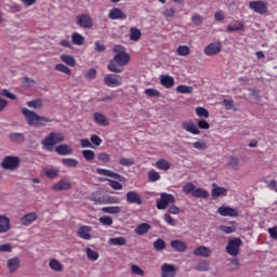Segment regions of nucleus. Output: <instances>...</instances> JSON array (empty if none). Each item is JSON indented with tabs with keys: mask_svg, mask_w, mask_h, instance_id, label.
Wrapping results in <instances>:
<instances>
[{
	"mask_svg": "<svg viewBox=\"0 0 277 277\" xmlns=\"http://www.w3.org/2000/svg\"><path fill=\"white\" fill-rule=\"evenodd\" d=\"M113 51L116 55L109 61L107 68L110 72H122L124 70L122 66H127L131 62V56L122 45H115Z\"/></svg>",
	"mask_w": 277,
	"mask_h": 277,
	"instance_id": "1",
	"label": "nucleus"
},
{
	"mask_svg": "<svg viewBox=\"0 0 277 277\" xmlns=\"http://www.w3.org/2000/svg\"><path fill=\"white\" fill-rule=\"evenodd\" d=\"M22 114L26 118L29 127H44L47 124V122H53L52 119L42 117L27 108H22Z\"/></svg>",
	"mask_w": 277,
	"mask_h": 277,
	"instance_id": "2",
	"label": "nucleus"
},
{
	"mask_svg": "<svg viewBox=\"0 0 277 277\" xmlns=\"http://www.w3.org/2000/svg\"><path fill=\"white\" fill-rule=\"evenodd\" d=\"M60 142H64V134L62 132H52L41 141V144L47 150H53L51 147L60 144Z\"/></svg>",
	"mask_w": 277,
	"mask_h": 277,
	"instance_id": "3",
	"label": "nucleus"
},
{
	"mask_svg": "<svg viewBox=\"0 0 277 277\" xmlns=\"http://www.w3.org/2000/svg\"><path fill=\"white\" fill-rule=\"evenodd\" d=\"M243 246L241 238H233L228 241L226 246V252L229 256H239V248Z\"/></svg>",
	"mask_w": 277,
	"mask_h": 277,
	"instance_id": "4",
	"label": "nucleus"
},
{
	"mask_svg": "<svg viewBox=\"0 0 277 277\" xmlns=\"http://www.w3.org/2000/svg\"><path fill=\"white\" fill-rule=\"evenodd\" d=\"M173 202H176V199L173 197V195L161 193L160 199H157L156 201L157 209L166 210L170 205H173Z\"/></svg>",
	"mask_w": 277,
	"mask_h": 277,
	"instance_id": "5",
	"label": "nucleus"
},
{
	"mask_svg": "<svg viewBox=\"0 0 277 277\" xmlns=\"http://www.w3.org/2000/svg\"><path fill=\"white\" fill-rule=\"evenodd\" d=\"M249 8L255 12V14H267L269 4L263 0H253L249 2Z\"/></svg>",
	"mask_w": 277,
	"mask_h": 277,
	"instance_id": "6",
	"label": "nucleus"
},
{
	"mask_svg": "<svg viewBox=\"0 0 277 277\" xmlns=\"http://www.w3.org/2000/svg\"><path fill=\"white\" fill-rule=\"evenodd\" d=\"M77 21V25L79 27H82L83 29H92V27L94 26V22L92 19V16H90V14H80L76 17Z\"/></svg>",
	"mask_w": 277,
	"mask_h": 277,
	"instance_id": "7",
	"label": "nucleus"
},
{
	"mask_svg": "<svg viewBox=\"0 0 277 277\" xmlns=\"http://www.w3.org/2000/svg\"><path fill=\"white\" fill-rule=\"evenodd\" d=\"M104 83L108 88H118L122 85V77L114 74H108L104 77Z\"/></svg>",
	"mask_w": 277,
	"mask_h": 277,
	"instance_id": "8",
	"label": "nucleus"
},
{
	"mask_svg": "<svg viewBox=\"0 0 277 277\" xmlns=\"http://www.w3.org/2000/svg\"><path fill=\"white\" fill-rule=\"evenodd\" d=\"M21 163V159L14 156H6L2 161L4 170H16Z\"/></svg>",
	"mask_w": 277,
	"mask_h": 277,
	"instance_id": "9",
	"label": "nucleus"
},
{
	"mask_svg": "<svg viewBox=\"0 0 277 277\" xmlns=\"http://www.w3.org/2000/svg\"><path fill=\"white\" fill-rule=\"evenodd\" d=\"M217 213L223 217H237L239 212L235 208L222 206L217 209Z\"/></svg>",
	"mask_w": 277,
	"mask_h": 277,
	"instance_id": "10",
	"label": "nucleus"
},
{
	"mask_svg": "<svg viewBox=\"0 0 277 277\" xmlns=\"http://www.w3.org/2000/svg\"><path fill=\"white\" fill-rule=\"evenodd\" d=\"M161 277H176V266L164 263L161 265Z\"/></svg>",
	"mask_w": 277,
	"mask_h": 277,
	"instance_id": "11",
	"label": "nucleus"
},
{
	"mask_svg": "<svg viewBox=\"0 0 277 277\" xmlns=\"http://www.w3.org/2000/svg\"><path fill=\"white\" fill-rule=\"evenodd\" d=\"M71 187L72 184L68 179H62L52 186V189H54V192H67V189H71Z\"/></svg>",
	"mask_w": 277,
	"mask_h": 277,
	"instance_id": "12",
	"label": "nucleus"
},
{
	"mask_svg": "<svg viewBox=\"0 0 277 277\" xmlns=\"http://www.w3.org/2000/svg\"><path fill=\"white\" fill-rule=\"evenodd\" d=\"M126 198L129 205H142L143 202L142 197L135 190L127 193Z\"/></svg>",
	"mask_w": 277,
	"mask_h": 277,
	"instance_id": "13",
	"label": "nucleus"
},
{
	"mask_svg": "<svg viewBox=\"0 0 277 277\" xmlns=\"http://www.w3.org/2000/svg\"><path fill=\"white\" fill-rule=\"evenodd\" d=\"M108 18H110V21H124V18H127V14L118 8H114L109 11Z\"/></svg>",
	"mask_w": 277,
	"mask_h": 277,
	"instance_id": "14",
	"label": "nucleus"
},
{
	"mask_svg": "<svg viewBox=\"0 0 277 277\" xmlns=\"http://www.w3.org/2000/svg\"><path fill=\"white\" fill-rule=\"evenodd\" d=\"M92 227L82 225L78 232L77 235L80 237V239H84L85 241H90L92 239Z\"/></svg>",
	"mask_w": 277,
	"mask_h": 277,
	"instance_id": "15",
	"label": "nucleus"
},
{
	"mask_svg": "<svg viewBox=\"0 0 277 277\" xmlns=\"http://www.w3.org/2000/svg\"><path fill=\"white\" fill-rule=\"evenodd\" d=\"M211 252H212L211 248L201 246V247L196 248L193 251V254L195 256H201L202 259H209L211 256Z\"/></svg>",
	"mask_w": 277,
	"mask_h": 277,
	"instance_id": "16",
	"label": "nucleus"
},
{
	"mask_svg": "<svg viewBox=\"0 0 277 277\" xmlns=\"http://www.w3.org/2000/svg\"><path fill=\"white\" fill-rule=\"evenodd\" d=\"M96 174H101L102 176H109L110 179H115L116 181H124V177L122 175L106 169H96Z\"/></svg>",
	"mask_w": 277,
	"mask_h": 277,
	"instance_id": "17",
	"label": "nucleus"
},
{
	"mask_svg": "<svg viewBox=\"0 0 277 277\" xmlns=\"http://www.w3.org/2000/svg\"><path fill=\"white\" fill-rule=\"evenodd\" d=\"M37 220H38V214H36V212H30L21 219V224L23 226H29L34 224V222H36Z\"/></svg>",
	"mask_w": 277,
	"mask_h": 277,
	"instance_id": "18",
	"label": "nucleus"
},
{
	"mask_svg": "<svg viewBox=\"0 0 277 277\" xmlns=\"http://www.w3.org/2000/svg\"><path fill=\"white\" fill-rule=\"evenodd\" d=\"M222 51V45L220 43H210L205 48L206 55H217Z\"/></svg>",
	"mask_w": 277,
	"mask_h": 277,
	"instance_id": "19",
	"label": "nucleus"
},
{
	"mask_svg": "<svg viewBox=\"0 0 277 277\" xmlns=\"http://www.w3.org/2000/svg\"><path fill=\"white\" fill-rule=\"evenodd\" d=\"M21 267V260L18 258H13L8 260V269L10 274H14Z\"/></svg>",
	"mask_w": 277,
	"mask_h": 277,
	"instance_id": "20",
	"label": "nucleus"
},
{
	"mask_svg": "<svg viewBox=\"0 0 277 277\" xmlns=\"http://www.w3.org/2000/svg\"><path fill=\"white\" fill-rule=\"evenodd\" d=\"M171 248L176 252H185L187 250V243L182 240H173L171 241Z\"/></svg>",
	"mask_w": 277,
	"mask_h": 277,
	"instance_id": "21",
	"label": "nucleus"
},
{
	"mask_svg": "<svg viewBox=\"0 0 277 277\" xmlns=\"http://www.w3.org/2000/svg\"><path fill=\"white\" fill-rule=\"evenodd\" d=\"M55 153L61 156L72 155V149L70 145L63 144L55 147Z\"/></svg>",
	"mask_w": 277,
	"mask_h": 277,
	"instance_id": "22",
	"label": "nucleus"
},
{
	"mask_svg": "<svg viewBox=\"0 0 277 277\" xmlns=\"http://www.w3.org/2000/svg\"><path fill=\"white\" fill-rule=\"evenodd\" d=\"M153 228V226H150V224L148 223H141L136 226V228L134 229V233H136V235H146V233H148V230H150Z\"/></svg>",
	"mask_w": 277,
	"mask_h": 277,
	"instance_id": "23",
	"label": "nucleus"
},
{
	"mask_svg": "<svg viewBox=\"0 0 277 277\" xmlns=\"http://www.w3.org/2000/svg\"><path fill=\"white\" fill-rule=\"evenodd\" d=\"M182 128L184 129V131H187L188 133H192L193 135H200V130H198V128L190 122H184L182 124Z\"/></svg>",
	"mask_w": 277,
	"mask_h": 277,
	"instance_id": "24",
	"label": "nucleus"
},
{
	"mask_svg": "<svg viewBox=\"0 0 277 277\" xmlns=\"http://www.w3.org/2000/svg\"><path fill=\"white\" fill-rule=\"evenodd\" d=\"M160 83L167 89L174 88V78L172 76H161Z\"/></svg>",
	"mask_w": 277,
	"mask_h": 277,
	"instance_id": "25",
	"label": "nucleus"
},
{
	"mask_svg": "<svg viewBox=\"0 0 277 277\" xmlns=\"http://www.w3.org/2000/svg\"><path fill=\"white\" fill-rule=\"evenodd\" d=\"M9 138L13 144H23L25 142V134L13 132L9 134Z\"/></svg>",
	"mask_w": 277,
	"mask_h": 277,
	"instance_id": "26",
	"label": "nucleus"
},
{
	"mask_svg": "<svg viewBox=\"0 0 277 277\" xmlns=\"http://www.w3.org/2000/svg\"><path fill=\"white\" fill-rule=\"evenodd\" d=\"M61 162L65 168H77L79 166V160L75 158H63Z\"/></svg>",
	"mask_w": 277,
	"mask_h": 277,
	"instance_id": "27",
	"label": "nucleus"
},
{
	"mask_svg": "<svg viewBox=\"0 0 277 277\" xmlns=\"http://www.w3.org/2000/svg\"><path fill=\"white\" fill-rule=\"evenodd\" d=\"M93 118L95 122H97V124H101L102 127H107L109 124V121H107V117H105L101 113H95Z\"/></svg>",
	"mask_w": 277,
	"mask_h": 277,
	"instance_id": "28",
	"label": "nucleus"
},
{
	"mask_svg": "<svg viewBox=\"0 0 277 277\" xmlns=\"http://www.w3.org/2000/svg\"><path fill=\"white\" fill-rule=\"evenodd\" d=\"M71 42L74 44H77V47H81V44H84L85 38L83 36H81V34H79V32H74L71 35Z\"/></svg>",
	"mask_w": 277,
	"mask_h": 277,
	"instance_id": "29",
	"label": "nucleus"
},
{
	"mask_svg": "<svg viewBox=\"0 0 277 277\" xmlns=\"http://www.w3.org/2000/svg\"><path fill=\"white\" fill-rule=\"evenodd\" d=\"M192 196L194 198L207 199V198H209V192H207V189H202V188H195V190L192 193Z\"/></svg>",
	"mask_w": 277,
	"mask_h": 277,
	"instance_id": "30",
	"label": "nucleus"
},
{
	"mask_svg": "<svg viewBox=\"0 0 277 277\" xmlns=\"http://www.w3.org/2000/svg\"><path fill=\"white\" fill-rule=\"evenodd\" d=\"M209 262H207L206 260H201L195 265L196 272H209Z\"/></svg>",
	"mask_w": 277,
	"mask_h": 277,
	"instance_id": "31",
	"label": "nucleus"
},
{
	"mask_svg": "<svg viewBox=\"0 0 277 277\" xmlns=\"http://www.w3.org/2000/svg\"><path fill=\"white\" fill-rule=\"evenodd\" d=\"M228 190L224 187L216 186L212 189V198H220V196H226Z\"/></svg>",
	"mask_w": 277,
	"mask_h": 277,
	"instance_id": "32",
	"label": "nucleus"
},
{
	"mask_svg": "<svg viewBox=\"0 0 277 277\" xmlns=\"http://www.w3.org/2000/svg\"><path fill=\"white\" fill-rule=\"evenodd\" d=\"M109 246H127V238L115 237L108 240Z\"/></svg>",
	"mask_w": 277,
	"mask_h": 277,
	"instance_id": "33",
	"label": "nucleus"
},
{
	"mask_svg": "<svg viewBox=\"0 0 277 277\" xmlns=\"http://www.w3.org/2000/svg\"><path fill=\"white\" fill-rule=\"evenodd\" d=\"M144 94L147 96V98H160L161 92H159L156 89H145Z\"/></svg>",
	"mask_w": 277,
	"mask_h": 277,
	"instance_id": "34",
	"label": "nucleus"
},
{
	"mask_svg": "<svg viewBox=\"0 0 277 277\" xmlns=\"http://www.w3.org/2000/svg\"><path fill=\"white\" fill-rule=\"evenodd\" d=\"M12 228V225L10 224V219L8 216L2 215L1 216V233H8Z\"/></svg>",
	"mask_w": 277,
	"mask_h": 277,
	"instance_id": "35",
	"label": "nucleus"
},
{
	"mask_svg": "<svg viewBox=\"0 0 277 277\" xmlns=\"http://www.w3.org/2000/svg\"><path fill=\"white\" fill-rule=\"evenodd\" d=\"M142 38V31L135 27H132L130 29V40H133L134 42H137Z\"/></svg>",
	"mask_w": 277,
	"mask_h": 277,
	"instance_id": "36",
	"label": "nucleus"
},
{
	"mask_svg": "<svg viewBox=\"0 0 277 277\" xmlns=\"http://www.w3.org/2000/svg\"><path fill=\"white\" fill-rule=\"evenodd\" d=\"M102 211L104 213H110L111 215H116V214L120 213V211H122V208H120L118 206L105 207L102 209Z\"/></svg>",
	"mask_w": 277,
	"mask_h": 277,
	"instance_id": "37",
	"label": "nucleus"
},
{
	"mask_svg": "<svg viewBox=\"0 0 277 277\" xmlns=\"http://www.w3.org/2000/svg\"><path fill=\"white\" fill-rule=\"evenodd\" d=\"M230 272H237L241 267V263L239 262V259H230L228 264Z\"/></svg>",
	"mask_w": 277,
	"mask_h": 277,
	"instance_id": "38",
	"label": "nucleus"
},
{
	"mask_svg": "<svg viewBox=\"0 0 277 277\" xmlns=\"http://www.w3.org/2000/svg\"><path fill=\"white\" fill-rule=\"evenodd\" d=\"M170 162L166 159H159L156 162V167L158 168V170H170Z\"/></svg>",
	"mask_w": 277,
	"mask_h": 277,
	"instance_id": "39",
	"label": "nucleus"
},
{
	"mask_svg": "<svg viewBox=\"0 0 277 277\" xmlns=\"http://www.w3.org/2000/svg\"><path fill=\"white\" fill-rule=\"evenodd\" d=\"M154 248L157 250V252H161V250H166V240L158 238L156 241H154Z\"/></svg>",
	"mask_w": 277,
	"mask_h": 277,
	"instance_id": "40",
	"label": "nucleus"
},
{
	"mask_svg": "<svg viewBox=\"0 0 277 277\" xmlns=\"http://www.w3.org/2000/svg\"><path fill=\"white\" fill-rule=\"evenodd\" d=\"M243 29V25L240 22H236L235 24H229L227 26V31L233 32V31H241Z\"/></svg>",
	"mask_w": 277,
	"mask_h": 277,
	"instance_id": "41",
	"label": "nucleus"
},
{
	"mask_svg": "<svg viewBox=\"0 0 277 277\" xmlns=\"http://www.w3.org/2000/svg\"><path fill=\"white\" fill-rule=\"evenodd\" d=\"M120 166H126V168H131V166H135V159L133 158H121L119 160Z\"/></svg>",
	"mask_w": 277,
	"mask_h": 277,
	"instance_id": "42",
	"label": "nucleus"
},
{
	"mask_svg": "<svg viewBox=\"0 0 277 277\" xmlns=\"http://www.w3.org/2000/svg\"><path fill=\"white\" fill-rule=\"evenodd\" d=\"M176 91L180 92V94H192L194 88L181 84L176 88Z\"/></svg>",
	"mask_w": 277,
	"mask_h": 277,
	"instance_id": "43",
	"label": "nucleus"
},
{
	"mask_svg": "<svg viewBox=\"0 0 277 277\" xmlns=\"http://www.w3.org/2000/svg\"><path fill=\"white\" fill-rule=\"evenodd\" d=\"M87 256L89 261H98V252L87 248Z\"/></svg>",
	"mask_w": 277,
	"mask_h": 277,
	"instance_id": "44",
	"label": "nucleus"
},
{
	"mask_svg": "<svg viewBox=\"0 0 277 277\" xmlns=\"http://www.w3.org/2000/svg\"><path fill=\"white\" fill-rule=\"evenodd\" d=\"M62 62H64V64H67V66H75V57H72V55H62L61 56Z\"/></svg>",
	"mask_w": 277,
	"mask_h": 277,
	"instance_id": "45",
	"label": "nucleus"
},
{
	"mask_svg": "<svg viewBox=\"0 0 277 277\" xmlns=\"http://www.w3.org/2000/svg\"><path fill=\"white\" fill-rule=\"evenodd\" d=\"M28 107H34V109H42V100H34L30 102H27Z\"/></svg>",
	"mask_w": 277,
	"mask_h": 277,
	"instance_id": "46",
	"label": "nucleus"
},
{
	"mask_svg": "<svg viewBox=\"0 0 277 277\" xmlns=\"http://www.w3.org/2000/svg\"><path fill=\"white\" fill-rule=\"evenodd\" d=\"M82 157H84V159L87 161H93V159H94V157H96V155L94 154L93 150L84 149V150H82Z\"/></svg>",
	"mask_w": 277,
	"mask_h": 277,
	"instance_id": "47",
	"label": "nucleus"
},
{
	"mask_svg": "<svg viewBox=\"0 0 277 277\" xmlns=\"http://www.w3.org/2000/svg\"><path fill=\"white\" fill-rule=\"evenodd\" d=\"M50 267L54 272H62V269H63L62 263H60V261H57V260H51L50 261Z\"/></svg>",
	"mask_w": 277,
	"mask_h": 277,
	"instance_id": "48",
	"label": "nucleus"
},
{
	"mask_svg": "<svg viewBox=\"0 0 277 277\" xmlns=\"http://www.w3.org/2000/svg\"><path fill=\"white\" fill-rule=\"evenodd\" d=\"M188 54H189V47H187V45H180L177 48V55H181V56L185 57Z\"/></svg>",
	"mask_w": 277,
	"mask_h": 277,
	"instance_id": "49",
	"label": "nucleus"
},
{
	"mask_svg": "<svg viewBox=\"0 0 277 277\" xmlns=\"http://www.w3.org/2000/svg\"><path fill=\"white\" fill-rule=\"evenodd\" d=\"M196 114L199 116V118H209V110L203 107H197Z\"/></svg>",
	"mask_w": 277,
	"mask_h": 277,
	"instance_id": "50",
	"label": "nucleus"
},
{
	"mask_svg": "<svg viewBox=\"0 0 277 277\" xmlns=\"http://www.w3.org/2000/svg\"><path fill=\"white\" fill-rule=\"evenodd\" d=\"M131 272L134 274V276H144V269H142V267L138 265L133 264L131 266Z\"/></svg>",
	"mask_w": 277,
	"mask_h": 277,
	"instance_id": "51",
	"label": "nucleus"
},
{
	"mask_svg": "<svg viewBox=\"0 0 277 277\" xmlns=\"http://www.w3.org/2000/svg\"><path fill=\"white\" fill-rule=\"evenodd\" d=\"M55 70H58L60 72H64V75H70V68L64 64H57L55 66Z\"/></svg>",
	"mask_w": 277,
	"mask_h": 277,
	"instance_id": "52",
	"label": "nucleus"
},
{
	"mask_svg": "<svg viewBox=\"0 0 277 277\" xmlns=\"http://www.w3.org/2000/svg\"><path fill=\"white\" fill-rule=\"evenodd\" d=\"M228 166H230V168H233V170H239V158L230 157Z\"/></svg>",
	"mask_w": 277,
	"mask_h": 277,
	"instance_id": "53",
	"label": "nucleus"
},
{
	"mask_svg": "<svg viewBox=\"0 0 277 277\" xmlns=\"http://www.w3.org/2000/svg\"><path fill=\"white\" fill-rule=\"evenodd\" d=\"M45 176H48V179H55V176H57V174H60V170L57 169H48L44 171Z\"/></svg>",
	"mask_w": 277,
	"mask_h": 277,
	"instance_id": "54",
	"label": "nucleus"
},
{
	"mask_svg": "<svg viewBox=\"0 0 277 277\" xmlns=\"http://www.w3.org/2000/svg\"><path fill=\"white\" fill-rule=\"evenodd\" d=\"M219 230H222V233H225V235H230L232 233H235V227L226 226V225H220Z\"/></svg>",
	"mask_w": 277,
	"mask_h": 277,
	"instance_id": "55",
	"label": "nucleus"
},
{
	"mask_svg": "<svg viewBox=\"0 0 277 277\" xmlns=\"http://www.w3.org/2000/svg\"><path fill=\"white\" fill-rule=\"evenodd\" d=\"M197 150H207V143L205 141H197L193 144Z\"/></svg>",
	"mask_w": 277,
	"mask_h": 277,
	"instance_id": "56",
	"label": "nucleus"
},
{
	"mask_svg": "<svg viewBox=\"0 0 277 277\" xmlns=\"http://www.w3.org/2000/svg\"><path fill=\"white\" fill-rule=\"evenodd\" d=\"M183 192H185V194H194V192H196V185H194L193 183H187L183 187Z\"/></svg>",
	"mask_w": 277,
	"mask_h": 277,
	"instance_id": "57",
	"label": "nucleus"
},
{
	"mask_svg": "<svg viewBox=\"0 0 277 277\" xmlns=\"http://www.w3.org/2000/svg\"><path fill=\"white\" fill-rule=\"evenodd\" d=\"M148 179L151 183H155V181H159V179H161V175H159V172L157 171H149Z\"/></svg>",
	"mask_w": 277,
	"mask_h": 277,
	"instance_id": "58",
	"label": "nucleus"
},
{
	"mask_svg": "<svg viewBox=\"0 0 277 277\" xmlns=\"http://www.w3.org/2000/svg\"><path fill=\"white\" fill-rule=\"evenodd\" d=\"M101 224H104V226H111L114 224V220L111 216H102L100 217Z\"/></svg>",
	"mask_w": 277,
	"mask_h": 277,
	"instance_id": "59",
	"label": "nucleus"
},
{
	"mask_svg": "<svg viewBox=\"0 0 277 277\" xmlns=\"http://www.w3.org/2000/svg\"><path fill=\"white\" fill-rule=\"evenodd\" d=\"M1 96H5V98H10L11 101H16V95H14V93H10V91L5 89L1 91Z\"/></svg>",
	"mask_w": 277,
	"mask_h": 277,
	"instance_id": "60",
	"label": "nucleus"
},
{
	"mask_svg": "<svg viewBox=\"0 0 277 277\" xmlns=\"http://www.w3.org/2000/svg\"><path fill=\"white\" fill-rule=\"evenodd\" d=\"M268 189H273V192H277V181L272 180V181H265Z\"/></svg>",
	"mask_w": 277,
	"mask_h": 277,
	"instance_id": "61",
	"label": "nucleus"
},
{
	"mask_svg": "<svg viewBox=\"0 0 277 277\" xmlns=\"http://www.w3.org/2000/svg\"><path fill=\"white\" fill-rule=\"evenodd\" d=\"M223 105L225 109H233V107H235V102L233 100H223Z\"/></svg>",
	"mask_w": 277,
	"mask_h": 277,
	"instance_id": "62",
	"label": "nucleus"
},
{
	"mask_svg": "<svg viewBox=\"0 0 277 277\" xmlns=\"http://www.w3.org/2000/svg\"><path fill=\"white\" fill-rule=\"evenodd\" d=\"M108 181L113 189H122V185L120 184V182L114 181V180H108Z\"/></svg>",
	"mask_w": 277,
	"mask_h": 277,
	"instance_id": "63",
	"label": "nucleus"
},
{
	"mask_svg": "<svg viewBox=\"0 0 277 277\" xmlns=\"http://www.w3.org/2000/svg\"><path fill=\"white\" fill-rule=\"evenodd\" d=\"M268 234L272 239H277V226L268 228Z\"/></svg>",
	"mask_w": 277,
	"mask_h": 277,
	"instance_id": "64",
	"label": "nucleus"
}]
</instances>
